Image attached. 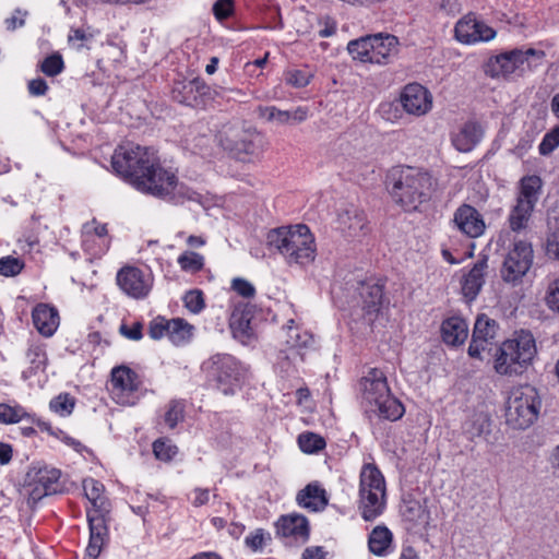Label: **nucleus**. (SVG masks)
<instances>
[{
  "label": "nucleus",
  "mask_w": 559,
  "mask_h": 559,
  "mask_svg": "<svg viewBox=\"0 0 559 559\" xmlns=\"http://www.w3.org/2000/svg\"><path fill=\"white\" fill-rule=\"evenodd\" d=\"M111 166L143 193L175 202L191 199L189 190L178 182L175 173L164 168L156 153L148 147L133 144L119 146L111 157Z\"/></svg>",
  "instance_id": "1"
},
{
  "label": "nucleus",
  "mask_w": 559,
  "mask_h": 559,
  "mask_svg": "<svg viewBox=\"0 0 559 559\" xmlns=\"http://www.w3.org/2000/svg\"><path fill=\"white\" fill-rule=\"evenodd\" d=\"M390 181L393 201L406 212L419 211L430 201L435 190V180L429 173L408 166L394 170Z\"/></svg>",
  "instance_id": "2"
},
{
  "label": "nucleus",
  "mask_w": 559,
  "mask_h": 559,
  "mask_svg": "<svg viewBox=\"0 0 559 559\" xmlns=\"http://www.w3.org/2000/svg\"><path fill=\"white\" fill-rule=\"evenodd\" d=\"M266 245L283 255L290 265H308L317 255L314 237L305 224L271 229L266 235Z\"/></svg>",
  "instance_id": "3"
},
{
  "label": "nucleus",
  "mask_w": 559,
  "mask_h": 559,
  "mask_svg": "<svg viewBox=\"0 0 559 559\" xmlns=\"http://www.w3.org/2000/svg\"><path fill=\"white\" fill-rule=\"evenodd\" d=\"M364 400L374 406L379 417L395 421L400 419L405 409L402 403L395 399L388 385L384 372L378 368L370 369L360 381Z\"/></svg>",
  "instance_id": "4"
},
{
  "label": "nucleus",
  "mask_w": 559,
  "mask_h": 559,
  "mask_svg": "<svg viewBox=\"0 0 559 559\" xmlns=\"http://www.w3.org/2000/svg\"><path fill=\"white\" fill-rule=\"evenodd\" d=\"M385 480L380 469L371 463L365 464L359 475L358 511L367 522L379 518L386 504Z\"/></svg>",
  "instance_id": "5"
},
{
  "label": "nucleus",
  "mask_w": 559,
  "mask_h": 559,
  "mask_svg": "<svg viewBox=\"0 0 559 559\" xmlns=\"http://www.w3.org/2000/svg\"><path fill=\"white\" fill-rule=\"evenodd\" d=\"M536 352L533 335L522 331L501 344L496 355L495 369L502 376L520 374L532 364Z\"/></svg>",
  "instance_id": "6"
},
{
  "label": "nucleus",
  "mask_w": 559,
  "mask_h": 559,
  "mask_svg": "<svg viewBox=\"0 0 559 559\" xmlns=\"http://www.w3.org/2000/svg\"><path fill=\"white\" fill-rule=\"evenodd\" d=\"M545 58L543 50L534 48L512 49L489 59L486 73L491 78L522 75L542 66Z\"/></svg>",
  "instance_id": "7"
},
{
  "label": "nucleus",
  "mask_w": 559,
  "mask_h": 559,
  "mask_svg": "<svg viewBox=\"0 0 559 559\" xmlns=\"http://www.w3.org/2000/svg\"><path fill=\"white\" fill-rule=\"evenodd\" d=\"M540 399L532 385H522L511 391L506 418L514 429H526L535 423L540 409Z\"/></svg>",
  "instance_id": "8"
},
{
  "label": "nucleus",
  "mask_w": 559,
  "mask_h": 559,
  "mask_svg": "<svg viewBox=\"0 0 559 559\" xmlns=\"http://www.w3.org/2000/svg\"><path fill=\"white\" fill-rule=\"evenodd\" d=\"M209 374L224 394H234L245 382L248 369L234 356L216 354L206 362Z\"/></svg>",
  "instance_id": "9"
},
{
  "label": "nucleus",
  "mask_w": 559,
  "mask_h": 559,
  "mask_svg": "<svg viewBox=\"0 0 559 559\" xmlns=\"http://www.w3.org/2000/svg\"><path fill=\"white\" fill-rule=\"evenodd\" d=\"M219 144L237 158L258 155L261 152L262 138L238 127H225L218 135Z\"/></svg>",
  "instance_id": "10"
},
{
  "label": "nucleus",
  "mask_w": 559,
  "mask_h": 559,
  "mask_svg": "<svg viewBox=\"0 0 559 559\" xmlns=\"http://www.w3.org/2000/svg\"><path fill=\"white\" fill-rule=\"evenodd\" d=\"M532 263V246L525 241H516L504 259L501 276L506 282H515L527 273Z\"/></svg>",
  "instance_id": "11"
},
{
  "label": "nucleus",
  "mask_w": 559,
  "mask_h": 559,
  "mask_svg": "<svg viewBox=\"0 0 559 559\" xmlns=\"http://www.w3.org/2000/svg\"><path fill=\"white\" fill-rule=\"evenodd\" d=\"M117 284L120 289L134 299L148 295L152 288V277L135 266H124L117 274Z\"/></svg>",
  "instance_id": "12"
},
{
  "label": "nucleus",
  "mask_w": 559,
  "mask_h": 559,
  "mask_svg": "<svg viewBox=\"0 0 559 559\" xmlns=\"http://www.w3.org/2000/svg\"><path fill=\"white\" fill-rule=\"evenodd\" d=\"M254 310V306L248 302L238 304L229 319V328L233 336L243 345H249L257 338L255 331L252 325Z\"/></svg>",
  "instance_id": "13"
},
{
  "label": "nucleus",
  "mask_w": 559,
  "mask_h": 559,
  "mask_svg": "<svg viewBox=\"0 0 559 559\" xmlns=\"http://www.w3.org/2000/svg\"><path fill=\"white\" fill-rule=\"evenodd\" d=\"M404 110L414 116H424L432 107V95L418 83L407 84L400 97Z\"/></svg>",
  "instance_id": "14"
},
{
  "label": "nucleus",
  "mask_w": 559,
  "mask_h": 559,
  "mask_svg": "<svg viewBox=\"0 0 559 559\" xmlns=\"http://www.w3.org/2000/svg\"><path fill=\"white\" fill-rule=\"evenodd\" d=\"M138 390L136 374L127 366H118L111 370V394L121 405L133 404L130 395Z\"/></svg>",
  "instance_id": "15"
},
{
  "label": "nucleus",
  "mask_w": 559,
  "mask_h": 559,
  "mask_svg": "<svg viewBox=\"0 0 559 559\" xmlns=\"http://www.w3.org/2000/svg\"><path fill=\"white\" fill-rule=\"evenodd\" d=\"M497 329L498 324L495 320L486 314L478 316L474 324L468 355L473 358H480L481 352L486 350L487 346L496 337Z\"/></svg>",
  "instance_id": "16"
},
{
  "label": "nucleus",
  "mask_w": 559,
  "mask_h": 559,
  "mask_svg": "<svg viewBox=\"0 0 559 559\" xmlns=\"http://www.w3.org/2000/svg\"><path fill=\"white\" fill-rule=\"evenodd\" d=\"M60 471L52 467H32L27 473L31 485L34 486L32 495L34 498L53 495L59 488Z\"/></svg>",
  "instance_id": "17"
},
{
  "label": "nucleus",
  "mask_w": 559,
  "mask_h": 559,
  "mask_svg": "<svg viewBox=\"0 0 559 559\" xmlns=\"http://www.w3.org/2000/svg\"><path fill=\"white\" fill-rule=\"evenodd\" d=\"M455 37L464 44L488 41L496 36V32L483 22L467 15L455 25Z\"/></svg>",
  "instance_id": "18"
},
{
  "label": "nucleus",
  "mask_w": 559,
  "mask_h": 559,
  "mask_svg": "<svg viewBox=\"0 0 559 559\" xmlns=\"http://www.w3.org/2000/svg\"><path fill=\"white\" fill-rule=\"evenodd\" d=\"M337 228L348 238L365 236L369 230L364 211L355 205H350L338 213Z\"/></svg>",
  "instance_id": "19"
},
{
  "label": "nucleus",
  "mask_w": 559,
  "mask_h": 559,
  "mask_svg": "<svg viewBox=\"0 0 559 559\" xmlns=\"http://www.w3.org/2000/svg\"><path fill=\"white\" fill-rule=\"evenodd\" d=\"M457 229L471 238H477L485 231L486 225L480 213L469 204H462L453 215Z\"/></svg>",
  "instance_id": "20"
},
{
  "label": "nucleus",
  "mask_w": 559,
  "mask_h": 559,
  "mask_svg": "<svg viewBox=\"0 0 559 559\" xmlns=\"http://www.w3.org/2000/svg\"><path fill=\"white\" fill-rule=\"evenodd\" d=\"M107 512H95L87 510V521L90 526V542L86 548V557L96 559L102 550V546L107 537V526L105 514Z\"/></svg>",
  "instance_id": "21"
},
{
  "label": "nucleus",
  "mask_w": 559,
  "mask_h": 559,
  "mask_svg": "<svg viewBox=\"0 0 559 559\" xmlns=\"http://www.w3.org/2000/svg\"><path fill=\"white\" fill-rule=\"evenodd\" d=\"M277 534L283 537H294L306 542L309 537V524L306 516L300 514L283 515L276 522Z\"/></svg>",
  "instance_id": "22"
},
{
  "label": "nucleus",
  "mask_w": 559,
  "mask_h": 559,
  "mask_svg": "<svg viewBox=\"0 0 559 559\" xmlns=\"http://www.w3.org/2000/svg\"><path fill=\"white\" fill-rule=\"evenodd\" d=\"M34 326L43 336H51L59 326L58 310L47 304H38L32 311Z\"/></svg>",
  "instance_id": "23"
},
{
  "label": "nucleus",
  "mask_w": 559,
  "mask_h": 559,
  "mask_svg": "<svg viewBox=\"0 0 559 559\" xmlns=\"http://www.w3.org/2000/svg\"><path fill=\"white\" fill-rule=\"evenodd\" d=\"M23 420H27L31 424H36L39 428L49 431L51 435H55L51 431V427L47 423H44L40 419H36L35 416L26 412L22 405L17 403H0V424L13 425Z\"/></svg>",
  "instance_id": "24"
},
{
  "label": "nucleus",
  "mask_w": 559,
  "mask_h": 559,
  "mask_svg": "<svg viewBox=\"0 0 559 559\" xmlns=\"http://www.w3.org/2000/svg\"><path fill=\"white\" fill-rule=\"evenodd\" d=\"M487 262L488 258L486 255L481 257L464 277L462 293L469 301L477 297L485 283L486 270L488 267Z\"/></svg>",
  "instance_id": "25"
},
{
  "label": "nucleus",
  "mask_w": 559,
  "mask_h": 559,
  "mask_svg": "<svg viewBox=\"0 0 559 559\" xmlns=\"http://www.w3.org/2000/svg\"><path fill=\"white\" fill-rule=\"evenodd\" d=\"M362 299V309L369 316L379 312L383 305V284L380 281L364 282L359 289Z\"/></svg>",
  "instance_id": "26"
},
{
  "label": "nucleus",
  "mask_w": 559,
  "mask_h": 559,
  "mask_svg": "<svg viewBox=\"0 0 559 559\" xmlns=\"http://www.w3.org/2000/svg\"><path fill=\"white\" fill-rule=\"evenodd\" d=\"M404 520L411 523V527L426 528L431 520L430 511L427 509L426 500L424 502L415 499H404L401 508Z\"/></svg>",
  "instance_id": "27"
},
{
  "label": "nucleus",
  "mask_w": 559,
  "mask_h": 559,
  "mask_svg": "<svg viewBox=\"0 0 559 559\" xmlns=\"http://www.w3.org/2000/svg\"><path fill=\"white\" fill-rule=\"evenodd\" d=\"M483 128L476 121H468L452 138L454 147L463 153L471 152L483 138Z\"/></svg>",
  "instance_id": "28"
},
{
  "label": "nucleus",
  "mask_w": 559,
  "mask_h": 559,
  "mask_svg": "<svg viewBox=\"0 0 559 559\" xmlns=\"http://www.w3.org/2000/svg\"><path fill=\"white\" fill-rule=\"evenodd\" d=\"M372 63H386L389 57L397 52L399 39L390 34L371 35Z\"/></svg>",
  "instance_id": "29"
},
{
  "label": "nucleus",
  "mask_w": 559,
  "mask_h": 559,
  "mask_svg": "<svg viewBox=\"0 0 559 559\" xmlns=\"http://www.w3.org/2000/svg\"><path fill=\"white\" fill-rule=\"evenodd\" d=\"M441 333L445 344L457 346L466 341L468 324L460 317H451L442 322Z\"/></svg>",
  "instance_id": "30"
},
{
  "label": "nucleus",
  "mask_w": 559,
  "mask_h": 559,
  "mask_svg": "<svg viewBox=\"0 0 559 559\" xmlns=\"http://www.w3.org/2000/svg\"><path fill=\"white\" fill-rule=\"evenodd\" d=\"M297 502L310 511H322L328 506L326 492L319 485L309 484L298 492Z\"/></svg>",
  "instance_id": "31"
},
{
  "label": "nucleus",
  "mask_w": 559,
  "mask_h": 559,
  "mask_svg": "<svg viewBox=\"0 0 559 559\" xmlns=\"http://www.w3.org/2000/svg\"><path fill=\"white\" fill-rule=\"evenodd\" d=\"M83 489L85 497L91 502L93 511L95 512H109V503L103 496L104 485L93 478L83 481Z\"/></svg>",
  "instance_id": "32"
},
{
  "label": "nucleus",
  "mask_w": 559,
  "mask_h": 559,
  "mask_svg": "<svg viewBox=\"0 0 559 559\" xmlns=\"http://www.w3.org/2000/svg\"><path fill=\"white\" fill-rule=\"evenodd\" d=\"M534 207L535 205H533L531 201L516 199V204L509 215L510 227L513 231H519L526 227Z\"/></svg>",
  "instance_id": "33"
},
{
  "label": "nucleus",
  "mask_w": 559,
  "mask_h": 559,
  "mask_svg": "<svg viewBox=\"0 0 559 559\" xmlns=\"http://www.w3.org/2000/svg\"><path fill=\"white\" fill-rule=\"evenodd\" d=\"M392 543V533L385 526H377L369 535V550L376 556H384Z\"/></svg>",
  "instance_id": "34"
},
{
  "label": "nucleus",
  "mask_w": 559,
  "mask_h": 559,
  "mask_svg": "<svg viewBox=\"0 0 559 559\" xmlns=\"http://www.w3.org/2000/svg\"><path fill=\"white\" fill-rule=\"evenodd\" d=\"M542 187L543 181L540 177L535 175L523 177L520 181V194L518 200H527L531 201L533 205H535L538 201Z\"/></svg>",
  "instance_id": "35"
},
{
  "label": "nucleus",
  "mask_w": 559,
  "mask_h": 559,
  "mask_svg": "<svg viewBox=\"0 0 559 559\" xmlns=\"http://www.w3.org/2000/svg\"><path fill=\"white\" fill-rule=\"evenodd\" d=\"M489 428L490 418L484 413L473 414L463 426L464 433L467 435L469 439L488 433Z\"/></svg>",
  "instance_id": "36"
},
{
  "label": "nucleus",
  "mask_w": 559,
  "mask_h": 559,
  "mask_svg": "<svg viewBox=\"0 0 559 559\" xmlns=\"http://www.w3.org/2000/svg\"><path fill=\"white\" fill-rule=\"evenodd\" d=\"M371 35L350 40L347 45L349 55L361 62L372 63Z\"/></svg>",
  "instance_id": "37"
},
{
  "label": "nucleus",
  "mask_w": 559,
  "mask_h": 559,
  "mask_svg": "<svg viewBox=\"0 0 559 559\" xmlns=\"http://www.w3.org/2000/svg\"><path fill=\"white\" fill-rule=\"evenodd\" d=\"M192 335V325L183 319L177 318L168 320V337L176 344L180 345L190 340Z\"/></svg>",
  "instance_id": "38"
},
{
  "label": "nucleus",
  "mask_w": 559,
  "mask_h": 559,
  "mask_svg": "<svg viewBox=\"0 0 559 559\" xmlns=\"http://www.w3.org/2000/svg\"><path fill=\"white\" fill-rule=\"evenodd\" d=\"M180 269L185 272L197 273L204 266V258L194 251H185L177 260Z\"/></svg>",
  "instance_id": "39"
},
{
  "label": "nucleus",
  "mask_w": 559,
  "mask_h": 559,
  "mask_svg": "<svg viewBox=\"0 0 559 559\" xmlns=\"http://www.w3.org/2000/svg\"><path fill=\"white\" fill-rule=\"evenodd\" d=\"M294 320H289L287 324V344L292 347H307L312 344V335L308 332H300L298 328L294 326Z\"/></svg>",
  "instance_id": "40"
},
{
  "label": "nucleus",
  "mask_w": 559,
  "mask_h": 559,
  "mask_svg": "<svg viewBox=\"0 0 559 559\" xmlns=\"http://www.w3.org/2000/svg\"><path fill=\"white\" fill-rule=\"evenodd\" d=\"M298 444L305 453H316L325 447V440L313 432H305L299 435Z\"/></svg>",
  "instance_id": "41"
},
{
  "label": "nucleus",
  "mask_w": 559,
  "mask_h": 559,
  "mask_svg": "<svg viewBox=\"0 0 559 559\" xmlns=\"http://www.w3.org/2000/svg\"><path fill=\"white\" fill-rule=\"evenodd\" d=\"M544 301L551 312L559 314V275L549 281Z\"/></svg>",
  "instance_id": "42"
},
{
  "label": "nucleus",
  "mask_w": 559,
  "mask_h": 559,
  "mask_svg": "<svg viewBox=\"0 0 559 559\" xmlns=\"http://www.w3.org/2000/svg\"><path fill=\"white\" fill-rule=\"evenodd\" d=\"M64 69L63 59L60 53H52L46 57L40 63V71L48 76H56Z\"/></svg>",
  "instance_id": "43"
},
{
  "label": "nucleus",
  "mask_w": 559,
  "mask_h": 559,
  "mask_svg": "<svg viewBox=\"0 0 559 559\" xmlns=\"http://www.w3.org/2000/svg\"><path fill=\"white\" fill-rule=\"evenodd\" d=\"M558 146H559V123L544 135V138L538 146V151H539L540 155L547 156V155L551 154Z\"/></svg>",
  "instance_id": "44"
},
{
  "label": "nucleus",
  "mask_w": 559,
  "mask_h": 559,
  "mask_svg": "<svg viewBox=\"0 0 559 559\" xmlns=\"http://www.w3.org/2000/svg\"><path fill=\"white\" fill-rule=\"evenodd\" d=\"M153 452L158 460L167 462L177 454L178 448L168 440L158 439L153 443Z\"/></svg>",
  "instance_id": "45"
},
{
  "label": "nucleus",
  "mask_w": 559,
  "mask_h": 559,
  "mask_svg": "<svg viewBox=\"0 0 559 559\" xmlns=\"http://www.w3.org/2000/svg\"><path fill=\"white\" fill-rule=\"evenodd\" d=\"M50 408L61 415H70L74 408V399L69 394H60L50 401Z\"/></svg>",
  "instance_id": "46"
},
{
  "label": "nucleus",
  "mask_w": 559,
  "mask_h": 559,
  "mask_svg": "<svg viewBox=\"0 0 559 559\" xmlns=\"http://www.w3.org/2000/svg\"><path fill=\"white\" fill-rule=\"evenodd\" d=\"M24 267L23 261L11 255L0 259V275L15 276L21 273Z\"/></svg>",
  "instance_id": "47"
},
{
  "label": "nucleus",
  "mask_w": 559,
  "mask_h": 559,
  "mask_svg": "<svg viewBox=\"0 0 559 559\" xmlns=\"http://www.w3.org/2000/svg\"><path fill=\"white\" fill-rule=\"evenodd\" d=\"M260 112L261 117L265 118L267 121H275L278 124L290 123V116L287 110H281L274 106H267L260 108Z\"/></svg>",
  "instance_id": "48"
},
{
  "label": "nucleus",
  "mask_w": 559,
  "mask_h": 559,
  "mask_svg": "<svg viewBox=\"0 0 559 559\" xmlns=\"http://www.w3.org/2000/svg\"><path fill=\"white\" fill-rule=\"evenodd\" d=\"M183 301L186 308L192 313H199L205 306L203 294L199 289H192L186 293Z\"/></svg>",
  "instance_id": "49"
},
{
  "label": "nucleus",
  "mask_w": 559,
  "mask_h": 559,
  "mask_svg": "<svg viewBox=\"0 0 559 559\" xmlns=\"http://www.w3.org/2000/svg\"><path fill=\"white\" fill-rule=\"evenodd\" d=\"M183 419V405L178 401H171L165 414V423L169 428H175Z\"/></svg>",
  "instance_id": "50"
},
{
  "label": "nucleus",
  "mask_w": 559,
  "mask_h": 559,
  "mask_svg": "<svg viewBox=\"0 0 559 559\" xmlns=\"http://www.w3.org/2000/svg\"><path fill=\"white\" fill-rule=\"evenodd\" d=\"M231 288L241 297L252 298L255 295L254 286L245 278H234L231 282Z\"/></svg>",
  "instance_id": "51"
},
{
  "label": "nucleus",
  "mask_w": 559,
  "mask_h": 559,
  "mask_svg": "<svg viewBox=\"0 0 559 559\" xmlns=\"http://www.w3.org/2000/svg\"><path fill=\"white\" fill-rule=\"evenodd\" d=\"M310 75L301 70H294L287 73L286 82L294 87H305L309 84Z\"/></svg>",
  "instance_id": "52"
},
{
  "label": "nucleus",
  "mask_w": 559,
  "mask_h": 559,
  "mask_svg": "<svg viewBox=\"0 0 559 559\" xmlns=\"http://www.w3.org/2000/svg\"><path fill=\"white\" fill-rule=\"evenodd\" d=\"M546 254L552 260H559V227L547 237Z\"/></svg>",
  "instance_id": "53"
},
{
  "label": "nucleus",
  "mask_w": 559,
  "mask_h": 559,
  "mask_svg": "<svg viewBox=\"0 0 559 559\" xmlns=\"http://www.w3.org/2000/svg\"><path fill=\"white\" fill-rule=\"evenodd\" d=\"M148 334L154 340L168 335V320L155 319L151 322Z\"/></svg>",
  "instance_id": "54"
},
{
  "label": "nucleus",
  "mask_w": 559,
  "mask_h": 559,
  "mask_svg": "<svg viewBox=\"0 0 559 559\" xmlns=\"http://www.w3.org/2000/svg\"><path fill=\"white\" fill-rule=\"evenodd\" d=\"M213 12L217 20H225L233 13V0H217L213 5Z\"/></svg>",
  "instance_id": "55"
},
{
  "label": "nucleus",
  "mask_w": 559,
  "mask_h": 559,
  "mask_svg": "<svg viewBox=\"0 0 559 559\" xmlns=\"http://www.w3.org/2000/svg\"><path fill=\"white\" fill-rule=\"evenodd\" d=\"M107 226L105 224H97L95 219L84 224L83 235L85 237L97 236L98 238H105L107 236Z\"/></svg>",
  "instance_id": "56"
},
{
  "label": "nucleus",
  "mask_w": 559,
  "mask_h": 559,
  "mask_svg": "<svg viewBox=\"0 0 559 559\" xmlns=\"http://www.w3.org/2000/svg\"><path fill=\"white\" fill-rule=\"evenodd\" d=\"M142 328V323L134 322L131 326H128L127 324H121L119 331L124 337L132 341H139L143 336Z\"/></svg>",
  "instance_id": "57"
},
{
  "label": "nucleus",
  "mask_w": 559,
  "mask_h": 559,
  "mask_svg": "<svg viewBox=\"0 0 559 559\" xmlns=\"http://www.w3.org/2000/svg\"><path fill=\"white\" fill-rule=\"evenodd\" d=\"M347 167L349 171L357 175H364L369 170L373 171L370 160H362L359 157H356L354 158V160L348 162Z\"/></svg>",
  "instance_id": "58"
},
{
  "label": "nucleus",
  "mask_w": 559,
  "mask_h": 559,
  "mask_svg": "<svg viewBox=\"0 0 559 559\" xmlns=\"http://www.w3.org/2000/svg\"><path fill=\"white\" fill-rule=\"evenodd\" d=\"M47 91V82L41 78L33 79L28 82V92L33 96H43Z\"/></svg>",
  "instance_id": "59"
},
{
  "label": "nucleus",
  "mask_w": 559,
  "mask_h": 559,
  "mask_svg": "<svg viewBox=\"0 0 559 559\" xmlns=\"http://www.w3.org/2000/svg\"><path fill=\"white\" fill-rule=\"evenodd\" d=\"M264 535L262 530H257L253 534L246 537V545L252 550H259L263 547Z\"/></svg>",
  "instance_id": "60"
},
{
  "label": "nucleus",
  "mask_w": 559,
  "mask_h": 559,
  "mask_svg": "<svg viewBox=\"0 0 559 559\" xmlns=\"http://www.w3.org/2000/svg\"><path fill=\"white\" fill-rule=\"evenodd\" d=\"M320 24L323 25V28L319 31L320 37L325 38L335 34L336 22L332 17L324 16L323 19L320 20Z\"/></svg>",
  "instance_id": "61"
},
{
  "label": "nucleus",
  "mask_w": 559,
  "mask_h": 559,
  "mask_svg": "<svg viewBox=\"0 0 559 559\" xmlns=\"http://www.w3.org/2000/svg\"><path fill=\"white\" fill-rule=\"evenodd\" d=\"M183 90L189 93L197 92L200 95H205L207 86L201 80L194 79L185 84Z\"/></svg>",
  "instance_id": "62"
},
{
  "label": "nucleus",
  "mask_w": 559,
  "mask_h": 559,
  "mask_svg": "<svg viewBox=\"0 0 559 559\" xmlns=\"http://www.w3.org/2000/svg\"><path fill=\"white\" fill-rule=\"evenodd\" d=\"M92 37H93L92 34L86 33L82 28H72L68 36V40H69V43H73L75 40L87 41V40H91Z\"/></svg>",
  "instance_id": "63"
},
{
  "label": "nucleus",
  "mask_w": 559,
  "mask_h": 559,
  "mask_svg": "<svg viewBox=\"0 0 559 559\" xmlns=\"http://www.w3.org/2000/svg\"><path fill=\"white\" fill-rule=\"evenodd\" d=\"M302 559H324V551L322 547L306 548L302 554Z\"/></svg>",
  "instance_id": "64"
}]
</instances>
